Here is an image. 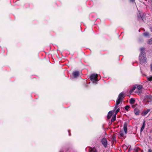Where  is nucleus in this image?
I'll return each mask as SVG.
<instances>
[{
	"instance_id": "f257e3e1",
	"label": "nucleus",
	"mask_w": 152,
	"mask_h": 152,
	"mask_svg": "<svg viewBox=\"0 0 152 152\" xmlns=\"http://www.w3.org/2000/svg\"><path fill=\"white\" fill-rule=\"evenodd\" d=\"M132 126H130L128 123L125 122L124 124L123 129L124 132L122 130H121L119 132L118 137L119 138H125L126 137V134L127 133L128 129H132Z\"/></svg>"
},
{
	"instance_id": "f03ea898",
	"label": "nucleus",
	"mask_w": 152,
	"mask_h": 152,
	"mask_svg": "<svg viewBox=\"0 0 152 152\" xmlns=\"http://www.w3.org/2000/svg\"><path fill=\"white\" fill-rule=\"evenodd\" d=\"M140 53L139 56V60L140 64L142 65L145 64L147 61L145 53V49L143 48H140Z\"/></svg>"
},
{
	"instance_id": "7ed1b4c3",
	"label": "nucleus",
	"mask_w": 152,
	"mask_h": 152,
	"mask_svg": "<svg viewBox=\"0 0 152 152\" xmlns=\"http://www.w3.org/2000/svg\"><path fill=\"white\" fill-rule=\"evenodd\" d=\"M125 93L124 92L121 93L119 95L118 99L116 101L115 109H116L118 107V105L123 100L125 96Z\"/></svg>"
},
{
	"instance_id": "20e7f679",
	"label": "nucleus",
	"mask_w": 152,
	"mask_h": 152,
	"mask_svg": "<svg viewBox=\"0 0 152 152\" xmlns=\"http://www.w3.org/2000/svg\"><path fill=\"white\" fill-rule=\"evenodd\" d=\"M98 75L97 74H91L90 77L91 80L92 82L95 84H96V82L98 81L97 79Z\"/></svg>"
},
{
	"instance_id": "39448f33",
	"label": "nucleus",
	"mask_w": 152,
	"mask_h": 152,
	"mask_svg": "<svg viewBox=\"0 0 152 152\" xmlns=\"http://www.w3.org/2000/svg\"><path fill=\"white\" fill-rule=\"evenodd\" d=\"M101 142L104 148H106L107 147V141L106 138H103L101 140Z\"/></svg>"
},
{
	"instance_id": "423d86ee",
	"label": "nucleus",
	"mask_w": 152,
	"mask_h": 152,
	"mask_svg": "<svg viewBox=\"0 0 152 152\" xmlns=\"http://www.w3.org/2000/svg\"><path fill=\"white\" fill-rule=\"evenodd\" d=\"M72 75L74 78H76L79 75V72L77 71H75L73 72Z\"/></svg>"
},
{
	"instance_id": "0eeeda50",
	"label": "nucleus",
	"mask_w": 152,
	"mask_h": 152,
	"mask_svg": "<svg viewBox=\"0 0 152 152\" xmlns=\"http://www.w3.org/2000/svg\"><path fill=\"white\" fill-rule=\"evenodd\" d=\"M150 111V109H148L147 110H145L143 111L142 113V115L143 116L146 115L147 113Z\"/></svg>"
},
{
	"instance_id": "6e6552de",
	"label": "nucleus",
	"mask_w": 152,
	"mask_h": 152,
	"mask_svg": "<svg viewBox=\"0 0 152 152\" xmlns=\"http://www.w3.org/2000/svg\"><path fill=\"white\" fill-rule=\"evenodd\" d=\"M137 88L138 90H141L142 88V86L141 85H135L134 86V90L135 88Z\"/></svg>"
},
{
	"instance_id": "1a4fd4ad",
	"label": "nucleus",
	"mask_w": 152,
	"mask_h": 152,
	"mask_svg": "<svg viewBox=\"0 0 152 152\" xmlns=\"http://www.w3.org/2000/svg\"><path fill=\"white\" fill-rule=\"evenodd\" d=\"M113 113V112L112 111H110L107 114V118L108 119H109L111 117Z\"/></svg>"
},
{
	"instance_id": "9d476101",
	"label": "nucleus",
	"mask_w": 152,
	"mask_h": 152,
	"mask_svg": "<svg viewBox=\"0 0 152 152\" xmlns=\"http://www.w3.org/2000/svg\"><path fill=\"white\" fill-rule=\"evenodd\" d=\"M134 112L135 115H139L140 114V111L137 109V108L135 109L134 110Z\"/></svg>"
},
{
	"instance_id": "9b49d317",
	"label": "nucleus",
	"mask_w": 152,
	"mask_h": 152,
	"mask_svg": "<svg viewBox=\"0 0 152 152\" xmlns=\"http://www.w3.org/2000/svg\"><path fill=\"white\" fill-rule=\"evenodd\" d=\"M145 121H144L143 122L140 131L141 132H142L143 131V129H144L145 126Z\"/></svg>"
},
{
	"instance_id": "f8f14e48",
	"label": "nucleus",
	"mask_w": 152,
	"mask_h": 152,
	"mask_svg": "<svg viewBox=\"0 0 152 152\" xmlns=\"http://www.w3.org/2000/svg\"><path fill=\"white\" fill-rule=\"evenodd\" d=\"M140 152V149L139 148L135 147L134 149V152Z\"/></svg>"
},
{
	"instance_id": "ddd939ff",
	"label": "nucleus",
	"mask_w": 152,
	"mask_h": 152,
	"mask_svg": "<svg viewBox=\"0 0 152 152\" xmlns=\"http://www.w3.org/2000/svg\"><path fill=\"white\" fill-rule=\"evenodd\" d=\"M130 103L132 105V107L133 108V98H132L130 101Z\"/></svg>"
},
{
	"instance_id": "4468645a",
	"label": "nucleus",
	"mask_w": 152,
	"mask_h": 152,
	"mask_svg": "<svg viewBox=\"0 0 152 152\" xmlns=\"http://www.w3.org/2000/svg\"><path fill=\"white\" fill-rule=\"evenodd\" d=\"M115 119H116V116H113L112 117V119H111V121L112 122L114 121L115 120Z\"/></svg>"
},
{
	"instance_id": "2eb2a0df",
	"label": "nucleus",
	"mask_w": 152,
	"mask_h": 152,
	"mask_svg": "<svg viewBox=\"0 0 152 152\" xmlns=\"http://www.w3.org/2000/svg\"><path fill=\"white\" fill-rule=\"evenodd\" d=\"M143 34L144 36L145 37H148L150 35L147 32H146Z\"/></svg>"
},
{
	"instance_id": "dca6fc26",
	"label": "nucleus",
	"mask_w": 152,
	"mask_h": 152,
	"mask_svg": "<svg viewBox=\"0 0 152 152\" xmlns=\"http://www.w3.org/2000/svg\"><path fill=\"white\" fill-rule=\"evenodd\" d=\"M147 42L148 44H151L152 43V39L151 38L149 39Z\"/></svg>"
},
{
	"instance_id": "f3484780",
	"label": "nucleus",
	"mask_w": 152,
	"mask_h": 152,
	"mask_svg": "<svg viewBox=\"0 0 152 152\" xmlns=\"http://www.w3.org/2000/svg\"><path fill=\"white\" fill-rule=\"evenodd\" d=\"M117 108L116 109H115V107H114V110H116L115 111V113L116 114H117L118 113V112L120 110V109L119 108H118V109H117Z\"/></svg>"
},
{
	"instance_id": "a211bd4d",
	"label": "nucleus",
	"mask_w": 152,
	"mask_h": 152,
	"mask_svg": "<svg viewBox=\"0 0 152 152\" xmlns=\"http://www.w3.org/2000/svg\"><path fill=\"white\" fill-rule=\"evenodd\" d=\"M130 108V107L129 105H127L125 106V108L126 110L128 111L129 109Z\"/></svg>"
},
{
	"instance_id": "6ab92c4d",
	"label": "nucleus",
	"mask_w": 152,
	"mask_h": 152,
	"mask_svg": "<svg viewBox=\"0 0 152 152\" xmlns=\"http://www.w3.org/2000/svg\"><path fill=\"white\" fill-rule=\"evenodd\" d=\"M147 78L148 80L149 81H151L152 80V76L151 77H148Z\"/></svg>"
},
{
	"instance_id": "aec40b11",
	"label": "nucleus",
	"mask_w": 152,
	"mask_h": 152,
	"mask_svg": "<svg viewBox=\"0 0 152 152\" xmlns=\"http://www.w3.org/2000/svg\"><path fill=\"white\" fill-rule=\"evenodd\" d=\"M141 18L143 21L145 22V21L146 20L145 17L144 16H143L141 17Z\"/></svg>"
},
{
	"instance_id": "412c9836",
	"label": "nucleus",
	"mask_w": 152,
	"mask_h": 152,
	"mask_svg": "<svg viewBox=\"0 0 152 152\" xmlns=\"http://www.w3.org/2000/svg\"><path fill=\"white\" fill-rule=\"evenodd\" d=\"M137 92L138 93V95H140L141 94V93H142V91L141 90H138V91Z\"/></svg>"
},
{
	"instance_id": "4be33fe9",
	"label": "nucleus",
	"mask_w": 152,
	"mask_h": 152,
	"mask_svg": "<svg viewBox=\"0 0 152 152\" xmlns=\"http://www.w3.org/2000/svg\"><path fill=\"white\" fill-rule=\"evenodd\" d=\"M133 91V88L131 89V92H130L131 94H132Z\"/></svg>"
},
{
	"instance_id": "5701e85b",
	"label": "nucleus",
	"mask_w": 152,
	"mask_h": 152,
	"mask_svg": "<svg viewBox=\"0 0 152 152\" xmlns=\"http://www.w3.org/2000/svg\"><path fill=\"white\" fill-rule=\"evenodd\" d=\"M148 152H152V151L151 149H149L148 150Z\"/></svg>"
},
{
	"instance_id": "b1692460",
	"label": "nucleus",
	"mask_w": 152,
	"mask_h": 152,
	"mask_svg": "<svg viewBox=\"0 0 152 152\" xmlns=\"http://www.w3.org/2000/svg\"><path fill=\"white\" fill-rule=\"evenodd\" d=\"M130 2L133 3V0H130Z\"/></svg>"
},
{
	"instance_id": "393cba45",
	"label": "nucleus",
	"mask_w": 152,
	"mask_h": 152,
	"mask_svg": "<svg viewBox=\"0 0 152 152\" xmlns=\"http://www.w3.org/2000/svg\"><path fill=\"white\" fill-rule=\"evenodd\" d=\"M151 70L152 71V64L151 65Z\"/></svg>"
},
{
	"instance_id": "a878e982",
	"label": "nucleus",
	"mask_w": 152,
	"mask_h": 152,
	"mask_svg": "<svg viewBox=\"0 0 152 152\" xmlns=\"http://www.w3.org/2000/svg\"><path fill=\"white\" fill-rule=\"evenodd\" d=\"M150 29L151 30V31H152V28H150Z\"/></svg>"
},
{
	"instance_id": "bb28decb",
	"label": "nucleus",
	"mask_w": 152,
	"mask_h": 152,
	"mask_svg": "<svg viewBox=\"0 0 152 152\" xmlns=\"http://www.w3.org/2000/svg\"><path fill=\"white\" fill-rule=\"evenodd\" d=\"M133 101H134V102H135V100H134V99Z\"/></svg>"
},
{
	"instance_id": "cd10ccee",
	"label": "nucleus",
	"mask_w": 152,
	"mask_h": 152,
	"mask_svg": "<svg viewBox=\"0 0 152 152\" xmlns=\"http://www.w3.org/2000/svg\"><path fill=\"white\" fill-rule=\"evenodd\" d=\"M94 152H98L96 151H95Z\"/></svg>"
}]
</instances>
